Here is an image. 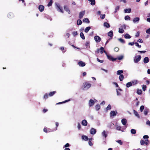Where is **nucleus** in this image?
I'll list each match as a JSON object with an SVG mask.
<instances>
[{
  "mask_svg": "<svg viewBox=\"0 0 150 150\" xmlns=\"http://www.w3.org/2000/svg\"><path fill=\"white\" fill-rule=\"evenodd\" d=\"M91 84L88 82L84 83L83 86V89H88L91 86Z\"/></svg>",
  "mask_w": 150,
  "mask_h": 150,
  "instance_id": "obj_1",
  "label": "nucleus"
},
{
  "mask_svg": "<svg viewBox=\"0 0 150 150\" xmlns=\"http://www.w3.org/2000/svg\"><path fill=\"white\" fill-rule=\"evenodd\" d=\"M141 58V55H137L134 58V61L135 63H137L140 61Z\"/></svg>",
  "mask_w": 150,
  "mask_h": 150,
  "instance_id": "obj_2",
  "label": "nucleus"
},
{
  "mask_svg": "<svg viewBox=\"0 0 150 150\" xmlns=\"http://www.w3.org/2000/svg\"><path fill=\"white\" fill-rule=\"evenodd\" d=\"M149 140L147 139H145L144 140H141L140 141V144L142 145H143L144 144L147 145L148 143Z\"/></svg>",
  "mask_w": 150,
  "mask_h": 150,
  "instance_id": "obj_3",
  "label": "nucleus"
},
{
  "mask_svg": "<svg viewBox=\"0 0 150 150\" xmlns=\"http://www.w3.org/2000/svg\"><path fill=\"white\" fill-rule=\"evenodd\" d=\"M85 11H81L79 13V18L80 19H81L83 17V16L85 14Z\"/></svg>",
  "mask_w": 150,
  "mask_h": 150,
  "instance_id": "obj_4",
  "label": "nucleus"
},
{
  "mask_svg": "<svg viewBox=\"0 0 150 150\" xmlns=\"http://www.w3.org/2000/svg\"><path fill=\"white\" fill-rule=\"evenodd\" d=\"M107 57L108 58L109 60L112 61L113 62L115 61L117 59V58H114L112 57V56L109 55H107Z\"/></svg>",
  "mask_w": 150,
  "mask_h": 150,
  "instance_id": "obj_5",
  "label": "nucleus"
},
{
  "mask_svg": "<svg viewBox=\"0 0 150 150\" xmlns=\"http://www.w3.org/2000/svg\"><path fill=\"white\" fill-rule=\"evenodd\" d=\"M94 39L96 42H99L101 40L100 38L98 36H96L94 37Z\"/></svg>",
  "mask_w": 150,
  "mask_h": 150,
  "instance_id": "obj_6",
  "label": "nucleus"
},
{
  "mask_svg": "<svg viewBox=\"0 0 150 150\" xmlns=\"http://www.w3.org/2000/svg\"><path fill=\"white\" fill-rule=\"evenodd\" d=\"M117 114V111H112L110 112V115L111 116H116Z\"/></svg>",
  "mask_w": 150,
  "mask_h": 150,
  "instance_id": "obj_7",
  "label": "nucleus"
},
{
  "mask_svg": "<svg viewBox=\"0 0 150 150\" xmlns=\"http://www.w3.org/2000/svg\"><path fill=\"white\" fill-rule=\"evenodd\" d=\"M64 8L66 11L68 12V13L70 14L71 13V11L68 6H64Z\"/></svg>",
  "mask_w": 150,
  "mask_h": 150,
  "instance_id": "obj_8",
  "label": "nucleus"
},
{
  "mask_svg": "<svg viewBox=\"0 0 150 150\" xmlns=\"http://www.w3.org/2000/svg\"><path fill=\"white\" fill-rule=\"evenodd\" d=\"M78 64L80 67H84L86 65L85 63L82 61H79L78 63Z\"/></svg>",
  "mask_w": 150,
  "mask_h": 150,
  "instance_id": "obj_9",
  "label": "nucleus"
},
{
  "mask_svg": "<svg viewBox=\"0 0 150 150\" xmlns=\"http://www.w3.org/2000/svg\"><path fill=\"white\" fill-rule=\"evenodd\" d=\"M90 132L91 134H94L96 132V130L93 128H92L90 129Z\"/></svg>",
  "mask_w": 150,
  "mask_h": 150,
  "instance_id": "obj_10",
  "label": "nucleus"
},
{
  "mask_svg": "<svg viewBox=\"0 0 150 150\" xmlns=\"http://www.w3.org/2000/svg\"><path fill=\"white\" fill-rule=\"evenodd\" d=\"M38 9L40 11L42 12L44 10V7L42 5H40L38 6Z\"/></svg>",
  "mask_w": 150,
  "mask_h": 150,
  "instance_id": "obj_11",
  "label": "nucleus"
},
{
  "mask_svg": "<svg viewBox=\"0 0 150 150\" xmlns=\"http://www.w3.org/2000/svg\"><path fill=\"white\" fill-rule=\"evenodd\" d=\"M95 102L93 100L91 99L89 100V104L90 107L93 106Z\"/></svg>",
  "mask_w": 150,
  "mask_h": 150,
  "instance_id": "obj_12",
  "label": "nucleus"
},
{
  "mask_svg": "<svg viewBox=\"0 0 150 150\" xmlns=\"http://www.w3.org/2000/svg\"><path fill=\"white\" fill-rule=\"evenodd\" d=\"M82 125L84 126H86L87 125V122L86 120H83L82 121Z\"/></svg>",
  "mask_w": 150,
  "mask_h": 150,
  "instance_id": "obj_13",
  "label": "nucleus"
},
{
  "mask_svg": "<svg viewBox=\"0 0 150 150\" xmlns=\"http://www.w3.org/2000/svg\"><path fill=\"white\" fill-rule=\"evenodd\" d=\"M14 17V15L12 12L9 13L8 14V17L10 18H11Z\"/></svg>",
  "mask_w": 150,
  "mask_h": 150,
  "instance_id": "obj_14",
  "label": "nucleus"
},
{
  "mask_svg": "<svg viewBox=\"0 0 150 150\" xmlns=\"http://www.w3.org/2000/svg\"><path fill=\"white\" fill-rule=\"evenodd\" d=\"M108 35L110 37V38H112L113 36V31L112 30L110 31L108 33Z\"/></svg>",
  "mask_w": 150,
  "mask_h": 150,
  "instance_id": "obj_15",
  "label": "nucleus"
},
{
  "mask_svg": "<svg viewBox=\"0 0 150 150\" xmlns=\"http://www.w3.org/2000/svg\"><path fill=\"white\" fill-rule=\"evenodd\" d=\"M83 23H90V21L87 18H84L83 20Z\"/></svg>",
  "mask_w": 150,
  "mask_h": 150,
  "instance_id": "obj_16",
  "label": "nucleus"
},
{
  "mask_svg": "<svg viewBox=\"0 0 150 150\" xmlns=\"http://www.w3.org/2000/svg\"><path fill=\"white\" fill-rule=\"evenodd\" d=\"M121 122L123 125H125L127 123V120L125 119H123L121 120Z\"/></svg>",
  "mask_w": 150,
  "mask_h": 150,
  "instance_id": "obj_17",
  "label": "nucleus"
},
{
  "mask_svg": "<svg viewBox=\"0 0 150 150\" xmlns=\"http://www.w3.org/2000/svg\"><path fill=\"white\" fill-rule=\"evenodd\" d=\"M149 59L148 57H146L144 59V62L145 63H147L149 62Z\"/></svg>",
  "mask_w": 150,
  "mask_h": 150,
  "instance_id": "obj_18",
  "label": "nucleus"
},
{
  "mask_svg": "<svg viewBox=\"0 0 150 150\" xmlns=\"http://www.w3.org/2000/svg\"><path fill=\"white\" fill-rule=\"evenodd\" d=\"M103 25L107 28H109L110 27V25L108 23L105 22L104 23Z\"/></svg>",
  "mask_w": 150,
  "mask_h": 150,
  "instance_id": "obj_19",
  "label": "nucleus"
},
{
  "mask_svg": "<svg viewBox=\"0 0 150 150\" xmlns=\"http://www.w3.org/2000/svg\"><path fill=\"white\" fill-rule=\"evenodd\" d=\"M131 82L132 83V86H134L137 83L138 81L137 80H134L132 81Z\"/></svg>",
  "mask_w": 150,
  "mask_h": 150,
  "instance_id": "obj_20",
  "label": "nucleus"
},
{
  "mask_svg": "<svg viewBox=\"0 0 150 150\" xmlns=\"http://www.w3.org/2000/svg\"><path fill=\"white\" fill-rule=\"evenodd\" d=\"M124 38L126 39H130L131 38V37L128 34H126L124 36Z\"/></svg>",
  "mask_w": 150,
  "mask_h": 150,
  "instance_id": "obj_21",
  "label": "nucleus"
},
{
  "mask_svg": "<svg viewBox=\"0 0 150 150\" xmlns=\"http://www.w3.org/2000/svg\"><path fill=\"white\" fill-rule=\"evenodd\" d=\"M57 93L56 91H54L52 92H50L49 94V95L50 96H53L55 93Z\"/></svg>",
  "mask_w": 150,
  "mask_h": 150,
  "instance_id": "obj_22",
  "label": "nucleus"
},
{
  "mask_svg": "<svg viewBox=\"0 0 150 150\" xmlns=\"http://www.w3.org/2000/svg\"><path fill=\"white\" fill-rule=\"evenodd\" d=\"M125 13H130L131 11V9L130 8L125 9L124 10Z\"/></svg>",
  "mask_w": 150,
  "mask_h": 150,
  "instance_id": "obj_23",
  "label": "nucleus"
},
{
  "mask_svg": "<svg viewBox=\"0 0 150 150\" xmlns=\"http://www.w3.org/2000/svg\"><path fill=\"white\" fill-rule=\"evenodd\" d=\"M82 139L85 141H87L88 139V138L87 136L85 135L82 136Z\"/></svg>",
  "mask_w": 150,
  "mask_h": 150,
  "instance_id": "obj_24",
  "label": "nucleus"
},
{
  "mask_svg": "<svg viewBox=\"0 0 150 150\" xmlns=\"http://www.w3.org/2000/svg\"><path fill=\"white\" fill-rule=\"evenodd\" d=\"M119 79L120 81H122L124 79V75L123 74H120L119 76Z\"/></svg>",
  "mask_w": 150,
  "mask_h": 150,
  "instance_id": "obj_25",
  "label": "nucleus"
},
{
  "mask_svg": "<svg viewBox=\"0 0 150 150\" xmlns=\"http://www.w3.org/2000/svg\"><path fill=\"white\" fill-rule=\"evenodd\" d=\"M91 27L90 26L87 27L85 29V32L86 33H88L89 30L91 29Z\"/></svg>",
  "mask_w": 150,
  "mask_h": 150,
  "instance_id": "obj_26",
  "label": "nucleus"
},
{
  "mask_svg": "<svg viewBox=\"0 0 150 150\" xmlns=\"http://www.w3.org/2000/svg\"><path fill=\"white\" fill-rule=\"evenodd\" d=\"M80 35L82 39L83 40L85 39V37L83 33L82 32L80 33Z\"/></svg>",
  "mask_w": 150,
  "mask_h": 150,
  "instance_id": "obj_27",
  "label": "nucleus"
},
{
  "mask_svg": "<svg viewBox=\"0 0 150 150\" xmlns=\"http://www.w3.org/2000/svg\"><path fill=\"white\" fill-rule=\"evenodd\" d=\"M132 86V83L131 81L127 83L126 84V86L127 88H129V87L131 86Z\"/></svg>",
  "mask_w": 150,
  "mask_h": 150,
  "instance_id": "obj_28",
  "label": "nucleus"
},
{
  "mask_svg": "<svg viewBox=\"0 0 150 150\" xmlns=\"http://www.w3.org/2000/svg\"><path fill=\"white\" fill-rule=\"evenodd\" d=\"M103 136L105 138H106L107 136V134H106L104 130L102 133Z\"/></svg>",
  "mask_w": 150,
  "mask_h": 150,
  "instance_id": "obj_29",
  "label": "nucleus"
},
{
  "mask_svg": "<svg viewBox=\"0 0 150 150\" xmlns=\"http://www.w3.org/2000/svg\"><path fill=\"white\" fill-rule=\"evenodd\" d=\"M139 20V18L138 17H136L134 18L133 20V21L134 23H135L136 22L138 21Z\"/></svg>",
  "mask_w": 150,
  "mask_h": 150,
  "instance_id": "obj_30",
  "label": "nucleus"
},
{
  "mask_svg": "<svg viewBox=\"0 0 150 150\" xmlns=\"http://www.w3.org/2000/svg\"><path fill=\"white\" fill-rule=\"evenodd\" d=\"M123 71L122 70H119L117 71V74L118 75H120L121 74L123 73Z\"/></svg>",
  "mask_w": 150,
  "mask_h": 150,
  "instance_id": "obj_31",
  "label": "nucleus"
},
{
  "mask_svg": "<svg viewBox=\"0 0 150 150\" xmlns=\"http://www.w3.org/2000/svg\"><path fill=\"white\" fill-rule=\"evenodd\" d=\"M82 23L80 19H79L77 20V24L78 25H81Z\"/></svg>",
  "mask_w": 150,
  "mask_h": 150,
  "instance_id": "obj_32",
  "label": "nucleus"
},
{
  "mask_svg": "<svg viewBox=\"0 0 150 150\" xmlns=\"http://www.w3.org/2000/svg\"><path fill=\"white\" fill-rule=\"evenodd\" d=\"M133 112L135 115L137 117H139V115L137 112L136 110H134Z\"/></svg>",
  "mask_w": 150,
  "mask_h": 150,
  "instance_id": "obj_33",
  "label": "nucleus"
},
{
  "mask_svg": "<svg viewBox=\"0 0 150 150\" xmlns=\"http://www.w3.org/2000/svg\"><path fill=\"white\" fill-rule=\"evenodd\" d=\"M104 50V48L103 47H101L100 49V52L101 54H102L103 53Z\"/></svg>",
  "mask_w": 150,
  "mask_h": 150,
  "instance_id": "obj_34",
  "label": "nucleus"
},
{
  "mask_svg": "<svg viewBox=\"0 0 150 150\" xmlns=\"http://www.w3.org/2000/svg\"><path fill=\"white\" fill-rule=\"evenodd\" d=\"M57 7L59 10V11L62 13H64V11L62 10V7H61L60 6H57Z\"/></svg>",
  "mask_w": 150,
  "mask_h": 150,
  "instance_id": "obj_35",
  "label": "nucleus"
},
{
  "mask_svg": "<svg viewBox=\"0 0 150 150\" xmlns=\"http://www.w3.org/2000/svg\"><path fill=\"white\" fill-rule=\"evenodd\" d=\"M131 133L132 134H134L136 133V131L134 129H132L131 130Z\"/></svg>",
  "mask_w": 150,
  "mask_h": 150,
  "instance_id": "obj_36",
  "label": "nucleus"
},
{
  "mask_svg": "<svg viewBox=\"0 0 150 150\" xmlns=\"http://www.w3.org/2000/svg\"><path fill=\"white\" fill-rule=\"evenodd\" d=\"M95 108L97 110H98L100 108V106L99 104H97Z\"/></svg>",
  "mask_w": 150,
  "mask_h": 150,
  "instance_id": "obj_37",
  "label": "nucleus"
},
{
  "mask_svg": "<svg viewBox=\"0 0 150 150\" xmlns=\"http://www.w3.org/2000/svg\"><path fill=\"white\" fill-rule=\"evenodd\" d=\"M124 30L122 28H119L118 32L120 33H122L124 32Z\"/></svg>",
  "mask_w": 150,
  "mask_h": 150,
  "instance_id": "obj_38",
  "label": "nucleus"
},
{
  "mask_svg": "<svg viewBox=\"0 0 150 150\" xmlns=\"http://www.w3.org/2000/svg\"><path fill=\"white\" fill-rule=\"evenodd\" d=\"M53 3L52 0H50L47 4V6L49 7L52 5Z\"/></svg>",
  "mask_w": 150,
  "mask_h": 150,
  "instance_id": "obj_39",
  "label": "nucleus"
},
{
  "mask_svg": "<svg viewBox=\"0 0 150 150\" xmlns=\"http://www.w3.org/2000/svg\"><path fill=\"white\" fill-rule=\"evenodd\" d=\"M118 40L121 42L122 43H125V40L121 38L119 39Z\"/></svg>",
  "mask_w": 150,
  "mask_h": 150,
  "instance_id": "obj_40",
  "label": "nucleus"
},
{
  "mask_svg": "<svg viewBox=\"0 0 150 150\" xmlns=\"http://www.w3.org/2000/svg\"><path fill=\"white\" fill-rule=\"evenodd\" d=\"M130 17L128 15L125 16V20H130Z\"/></svg>",
  "mask_w": 150,
  "mask_h": 150,
  "instance_id": "obj_41",
  "label": "nucleus"
},
{
  "mask_svg": "<svg viewBox=\"0 0 150 150\" xmlns=\"http://www.w3.org/2000/svg\"><path fill=\"white\" fill-rule=\"evenodd\" d=\"M48 95H48L47 93H45L44 96V97H43L45 99H47V98H48Z\"/></svg>",
  "mask_w": 150,
  "mask_h": 150,
  "instance_id": "obj_42",
  "label": "nucleus"
},
{
  "mask_svg": "<svg viewBox=\"0 0 150 150\" xmlns=\"http://www.w3.org/2000/svg\"><path fill=\"white\" fill-rule=\"evenodd\" d=\"M142 91L141 90H137V93L139 95H141L142 94Z\"/></svg>",
  "mask_w": 150,
  "mask_h": 150,
  "instance_id": "obj_43",
  "label": "nucleus"
},
{
  "mask_svg": "<svg viewBox=\"0 0 150 150\" xmlns=\"http://www.w3.org/2000/svg\"><path fill=\"white\" fill-rule=\"evenodd\" d=\"M118 91H122V90L120 88H119L118 89H117V95H121V93H120Z\"/></svg>",
  "mask_w": 150,
  "mask_h": 150,
  "instance_id": "obj_44",
  "label": "nucleus"
},
{
  "mask_svg": "<svg viewBox=\"0 0 150 150\" xmlns=\"http://www.w3.org/2000/svg\"><path fill=\"white\" fill-rule=\"evenodd\" d=\"M116 142L119 144L120 145H122L123 144L121 140H117Z\"/></svg>",
  "mask_w": 150,
  "mask_h": 150,
  "instance_id": "obj_45",
  "label": "nucleus"
},
{
  "mask_svg": "<svg viewBox=\"0 0 150 150\" xmlns=\"http://www.w3.org/2000/svg\"><path fill=\"white\" fill-rule=\"evenodd\" d=\"M144 109V106L143 105H141L140 108V110L142 112L143 111V110Z\"/></svg>",
  "mask_w": 150,
  "mask_h": 150,
  "instance_id": "obj_46",
  "label": "nucleus"
},
{
  "mask_svg": "<svg viewBox=\"0 0 150 150\" xmlns=\"http://www.w3.org/2000/svg\"><path fill=\"white\" fill-rule=\"evenodd\" d=\"M146 85H143L142 86V89L143 91H145L146 89Z\"/></svg>",
  "mask_w": 150,
  "mask_h": 150,
  "instance_id": "obj_47",
  "label": "nucleus"
},
{
  "mask_svg": "<svg viewBox=\"0 0 150 150\" xmlns=\"http://www.w3.org/2000/svg\"><path fill=\"white\" fill-rule=\"evenodd\" d=\"M111 106L109 104L106 108V109L108 110H110L111 109Z\"/></svg>",
  "mask_w": 150,
  "mask_h": 150,
  "instance_id": "obj_48",
  "label": "nucleus"
},
{
  "mask_svg": "<svg viewBox=\"0 0 150 150\" xmlns=\"http://www.w3.org/2000/svg\"><path fill=\"white\" fill-rule=\"evenodd\" d=\"M123 56L122 55H121L119 57H118L117 58V59L119 60H121L123 58Z\"/></svg>",
  "mask_w": 150,
  "mask_h": 150,
  "instance_id": "obj_49",
  "label": "nucleus"
},
{
  "mask_svg": "<svg viewBox=\"0 0 150 150\" xmlns=\"http://www.w3.org/2000/svg\"><path fill=\"white\" fill-rule=\"evenodd\" d=\"M135 45L137 47H138L139 48H141V45H139V44L137 42L135 43Z\"/></svg>",
  "mask_w": 150,
  "mask_h": 150,
  "instance_id": "obj_50",
  "label": "nucleus"
},
{
  "mask_svg": "<svg viewBox=\"0 0 150 150\" xmlns=\"http://www.w3.org/2000/svg\"><path fill=\"white\" fill-rule=\"evenodd\" d=\"M144 114L145 115H147L148 113V110L147 109L144 110Z\"/></svg>",
  "mask_w": 150,
  "mask_h": 150,
  "instance_id": "obj_51",
  "label": "nucleus"
},
{
  "mask_svg": "<svg viewBox=\"0 0 150 150\" xmlns=\"http://www.w3.org/2000/svg\"><path fill=\"white\" fill-rule=\"evenodd\" d=\"M146 32L147 34H150V28L146 30Z\"/></svg>",
  "mask_w": 150,
  "mask_h": 150,
  "instance_id": "obj_52",
  "label": "nucleus"
},
{
  "mask_svg": "<svg viewBox=\"0 0 150 150\" xmlns=\"http://www.w3.org/2000/svg\"><path fill=\"white\" fill-rule=\"evenodd\" d=\"M89 44H90L89 42L88 41H87V42H86L85 43V45L86 46L88 47L89 45Z\"/></svg>",
  "mask_w": 150,
  "mask_h": 150,
  "instance_id": "obj_53",
  "label": "nucleus"
},
{
  "mask_svg": "<svg viewBox=\"0 0 150 150\" xmlns=\"http://www.w3.org/2000/svg\"><path fill=\"white\" fill-rule=\"evenodd\" d=\"M78 128L79 130H80L81 128V126L79 122H78Z\"/></svg>",
  "mask_w": 150,
  "mask_h": 150,
  "instance_id": "obj_54",
  "label": "nucleus"
},
{
  "mask_svg": "<svg viewBox=\"0 0 150 150\" xmlns=\"http://www.w3.org/2000/svg\"><path fill=\"white\" fill-rule=\"evenodd\" d=\"M73 34L74 36H75L78 34V33L77 31H74L73 32Z\"/></svg>",
  "mask_w": 150,
  "mask_h": 150,
  "instance_id": "obj_55",
  "label": "nucleus"
},
{
  "mask_svg": "<svg viewBox=\"0 0 150 150\" xmlns=\"http://www.w3.org/2000/svg\"><path fill=\"white\" fill-rule=\"evenodd\" d=\"M121 127L120 126H117L116 127V129L117 130H121Z\"/></svg>",
  "mask_w": 150,
  "mask_h": 150,
  "instance_id": "obj_56",
  "label": "nucleus"
},
{
  "mask_svg": "<svg viewBox=\"0 0 150 150\" xmlns=\"http://www.w3.org/2000/svg\"><path fill=\"white\" fill-rule=\"evenodd\" d=\"M105 17V14L101 15L100 16V18L102 19H104Z\"/></svg>",
  "mask_w": 150,
  "mask_h": 150,
  "instance_id": "obj_57",
  "label": "nucleus"
},
{
  "mask_svg": "<svg viewBox=\"0 0 150 150\" xmlns=\"http://www.w3.org/2000/svg\"><path fill=\"white\" fill-rule=\"evenodd\" d=\"M149 138V137L148 135H145L143 136V138L144 139H148Z\"/></svg>",
  "mask_w": 150,
  "mask_h": 150,
  "instance_id": "obj_58",
  "label": "nucleus"
},
{
  "mask_svg": "<svg viewBox=\"0 0 150 150\" xmlns=\"http://www.w3.org/2000/svg\"><path fill=\"white\" fill-rule=\"evenodd\" d=\"M139 34H140V32L139 31L137 32L135 35V36L136 37H137L139 36Z\"/></svg>",
  "mask_w": 150,
  "mask_h": 150,
  "instance_id": "obj_59",
  "label": "nucleus"
},
{
  "mask_svg": "<svg viewBox=\"0 0 150 150\" xmlns=\"http://www.w3.org/2000/svg\"><path fill=\"white\" fill-rule=\"evenodd\" d=\"M97 60L99 62L102 63L103 62V60H100L98 58H97Z\"/></svg>",
  "mask_w": 150,
  "mask_h": 150,
  "instance_id": "obj_60",
  "label": "nucleus"
},
{
  "mask_svg": "<svg viewBox=\"0 0 150 150\" xmlns=\"http://www.w3.org/2000/svg\"><path fill=\"white\" fill-rule=\"evenodd\" d=\"M114 50L116 52H118L119 50V49L118 47H116L114 48Z\"/></svg>",
  "mask_w": 150,
  "mask_h": 150,
  "instance_id": "obj_61",
  "label": "nucleus"
},
{
  "mask_svg": "<svg viewBox=\"0 0 150 150\" xmlns=\"http://www.w3.org/2000/svg\"><path fill=\"white\" fill-rule=\"evenodd\" d=\"M69 146V144L68 143H67L65 145L64 147L66 148H67V147Z\"/></svg>",
  "mask_w": 150,
  "mask_h": 150,
  "instance_id": "obj_62",
  "label": "nucleus"
},
{
  "mask_svg": "<svg viewBox=\"0 0 150 150\" xmlns=\"http://www.w3.org/2000/svg\"><path fill=\"white\" fill-rule=\"evenodd\" d=\"M47 111H48L47 109H44L43 110H42V112H43V113H45L46 112H47Z\"/></svg>",
  "mask_w": 150,
  "mask_h": 150,
  "instance_id": "obj_63",
  "label": "nucleus"
},
{
  "mask_svg": "<svg viewBox=\"0 0 150 150\" xmlns=\"http://www.w3.org/2000/svg\"><path fill=\"white\" fill-rule=\"evenodd\" d=\"M137 42H139L142 43L143 41H142V39H139L138 40Z\"/></svg>",
  "mask_w": 150,
  "mask_h": 150,
  "instance_id": "obj_64",
  "label": "nucleus"
}]
</instances>
